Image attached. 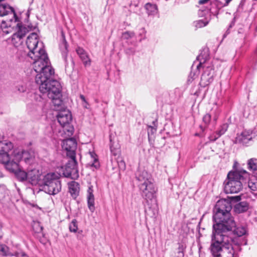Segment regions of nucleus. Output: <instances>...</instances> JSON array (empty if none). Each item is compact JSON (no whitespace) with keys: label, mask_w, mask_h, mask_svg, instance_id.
I'll use <instances>...</instances> for the list:
<instances>
[{"label":"nucleus","mask_w":257,"mask_h":257,"mask_svg":"<svg viewBox=\"0 0 257 257\" xmlns=\"http://www.w3.org/2000/svg\"><path fill=\"white\" fill-rule=\"evenodd\" d=\"M118 165L120 169L124 170L125 169V164L124 161L122 160L118 161Z\"/></svg>","instance_id":"41"},{"label":"nucleus","mask_w":257,"mask_h":257,"mask_svg":"<svg viewBox=\"0 0 257 257\" xmlns=\"http://www.w3.org/2000/svg\"><path fill=\"white\" fill-rule=\"evenodd\" d=\"M0 251L4 252L5 255L6 254L5 247H3L2 245H1V246L0 247Z\"/></svg>","instance_id":"45"},{"label":"nucleus","mask_w":257,"mask_h":257,"mask_svg":"<svg viewBox=\"0 0 257 257\" xmlns=\"http://www.w3.org/2000/svg\"><path fill=\"white\" fill-rule=\"evenodd\" d=\"M247 173L246 171H230L225 180L224 191L225 193H237L243 187V185L247 180Z\"/></svg>","instance_id":"5"},{"label":"nucleus","mask_w":257,"mask_h":257,"mask_svg":"<svg viewBox=\"0 0 257 257\" xmlns=\"http://www.w3.org/2000/svg\"><path fill=\"white\" fill-rule=\"evenodd\" d=\"M145 9L149 15H154L157 13V6L156 5L147 3L145 5Z\"/></svg>","instance_id":"28"},{"label":"nucleus","mask_w":257,"mask_h":257,"mask_svg":"<svg viewBox=\"0 0 257 257\" xmlns=\"http://www.w3.org/2000/svg\"><path fill=\"white\" fill-rule=\"evenodd\" d=\"M69 192L72 197L76 199L79 195V184L74 181L70 182L69 184Z\"/></svg>","instance_id":"20"},{"label":"nucleus","mask_w":257,"mask_h":257,"mask_svg":"<svg viewBox=\"0 0 257 257\" xmlns=\"http://www.w3.org/2000/svg\"><path fill=\"white\" fill-rule=\"evenodd\" d=\"M248 209V204L246 201L239 202L234 207V212L238 214L246 212Z\"/></svg>","instance_id":"24"},{"label":"nucleus","mask_w":257,"mask_h":257,"mask_svg":"<svg viewBox=\"0 0 257 257\" xmlns=\"http://www.w3.org/2000/svg\"><path fill=\"white\" fill-rule=\"evenodd\" d=\"M110 142H111V140H110ZM110 150L111 154L114 156H116L118 155L120 153V150H119V148L114 147L113 146V144L112 143H111L110 145Z\"/></svg>","instance_id":"34"},{"label":"nucleus","mask_w":257,"mask_h":257,"mask_svg":"<svg viewBox=\"0 0 257 257\" xmlns=\"http://www.w3.org/2000/svg\"><path fill=\"white\" fill-rule=\"evenodd\" d=\"M34 60L33 65L35 71L38 73L36 76V83L39 85V89L46 90V87L52 81L54 70L50 65V61L45 51L37 52V54L30 57Z\"/></svg>","instance_id":"1"},{"label":"nucleus","mask_w":257,"mask_h":257,"mask_svg":"<svg viewBox=\"0 0 257 257\" xmlns=\"http://www.w3.org/2000/svg\"><path fill=\"white\" fill-rule=\"evenodd\" d=\"M13 148L12 143L10 142H0V162L5 165L12 162L10 152Z\"/></svg>","instance_id":"12"},{"label":"nucleus","mask_w":257,"mask_h":257,"mask_svg":"<svg viewBox=\"0 0 257 257\" xmlns=\"http://www.w3.org/2000/svg\"><path fill=\"white\" fill-rule=\"evenodd\" d=\"M211 237L209 249L213 257H234L235 251L232 244H225L215 236L211 235Z\"/></svg>","instance_id":"6"},{"label":"nucleus","mask_w":257,"mask_h":257,"mask_svg":"<svg viewBox=\"0 0 257 257\" xmlns=\"http://www.w3.org/2000/svg\"><path fill=\"white\" fill-rule=\"evenodd\" d=\"M61 175L58 172L49 173L45 175L42 180L43 189L46 193L55 195L60 192L61 183L60 180Z\"/></svg>","instance_id":"7"},{"label":"nucleus","mask_w":257,"mask_h":257,"mask_svg":"<svg viewBox=\"0 0 257 257\" xmlns=\"http://www.w3.org/2000/svg\"><path fill=\"white\" fill-rule=\"evenodd\" d=\"M207 22L205 23L203 20H198L194 22V25L196 28H201L207 25Z\"/></svg>","instance_id":"38"},{"label":"nucleus","mask_w":257,"mask_h":257,"mask_svg":"<svg viewBox=\"0 0 257 257\" xmlns=\"http://www.w3.org/2000/svg\"><path fill=\"white\" fill-rule=\"evenodd\" d=\"M87 201L88 207L92 213L95 211V208L94 206V197L93 194V189L91 187H89L87 190Z\"/></svg>","instance_id":"21"},{"label":"nucleus","mask_w":257,"mask_h":257,"mask_svg":"<svg viewBox=\"0 0 257 257\" xmlns=\"http://www.w3.org/2000/svg\"><path fill=\"white\" fill-rule=\"evenodd\" d=\"M251 139V135L246 132H242L237 138L238 142L243 145H246Z\"/></svg>","instance_id":"25"},{"label":"nucleus","mask_w":257,"mask_h":257,"mask_svg":"<svg viewBox=\"0 0 257 257\" xmlns=\"http://www.w3.org/2000/svg\"><path fill=\"white\" fill-rule=\"evenodd\" d=\"M234 225L228 230H226L224 227H221L219 230H216L212 232L211 235L218 238L222 241L225 244L230 245V244L237 245L238 244V238L244 235L246 233V229L243 226L236 225V223L233 218Z\"/></svg>","instance_id":"4"},{"label":"nucleus","mask_w":257,"mask_h":257,"mask_svg":"<svg viewBox=\"0 0 257 257\" xmlns=\"http://www.w3.org/2000/svg\"><path fill=\"white\" fill-rule=\"evenodd\" d=\"M153 124L154 125V126L149 125L148 126V136H150V135L154 134L157 130V126H156V121H153Z\"/></svg>","instance_id":"35"},{"label":"nucleus","mask_w":257,"mask_h":257,"mask_svg":"<svg viewBox=\"0 0 257 257\" xmlns=\"http://www.w3.org/2000/svg\"><path fill=\"white\" fill-rule=\"evenodd\" d=\"M213 78L211 76L203 73L201 77L200 84L203 87H205L213 81Z\"/></svg>","instance_id":"27"},{"label":"nucleus","mask_w":257,"mask_h":257,"mask_svg":"<svg viewBox=\"0 0 257 257\" xmlns=\"http://www.w3.org/2000/svg\"><path fill=\"white\" fill-rule=\"evenodd\" d=\"M62 148L66 152V155L69 158H76V150L77 142L75 139L71 138L63 141Z\"/></svg>","instance_id":"15"},{"label":"nucleus","mask_w":257,"mask_h":257,"mask_svg":"<svg viewBox=\"0 0 257 257\" xmlns=\"http://www.w3.org/2000/svg\"><path fill=\"white\" fill-rule=\"evenodd\" d=\"M210 11L214 15L217 16L219 14V11L222 8L226 7L224 3L219 0H214L211 2Z\"/></svg>","instance_id":"23"},{"label":"nucleus","mask_w":257,"mask_h":257,"mask_svg":"<svg viewBox=\"0 0 257 257\" xmlns=\"http://www.w3.org/2000/svg\"><path fill=\"white\" fill-rule=\"evenodd\" d=\"M17 26L18 28V31L12 35V41L14 44L18 42L22 43V39L25 37L27 33L32 30V28L29 26L28 28L26 27L22 23H18Z\"/></svg>","instance_id":"16"},{"label":"nucleus","mask_w":257,"mask_h":257,"mask_svg":"<svg viewBox=\"0 0 257 257\" xmlns=\"http://www.w3.org/2000/svg\"><path fill=\"white\" fill-rule=\"evenodd\" d=\"M135 36L134 32L126 31L122 33V38L124 39L128 40L133 38Z\"/></svg>","instance_id":"37"},{"label":"nucleus","mask_w":257,"mask_h":257,"mask_svg":"<svg viewBox=\"0 0 257 257\" xmlns=\"http://www.w3.org/2000/svg\"><path fill=\"white\" fill-rule=\"evenodd\" d=\"M70 160L66 165L61 167V171L64 177L76 180L79 177L77 162L76 158H70Z\"/></svg>","instance_id":"10"},{"label":"nucleus","mask_w":257,"mask_h":257,"mask_svg":"<svg viewBox=\"0 0 257 257\" xmlns=\"http://www.w3.org/2000/svg\"><path fill=\"white\" fill-rule=\"evenodd\" d=\"M136 178L139 182L138 186L143 198L147 203L150 201L155 203L157 188L151 175L145 170L139 171Z\"/></svg>","instance_id":"3"},{"label":"nucleus","mask_w":257,"mask_h":257,"mask_svg":"<svg viewBox=\"0 0 257 257\" xmlns=\"http://www.w3.org/2000/svg\"><path fill=\"white\" fill-rule=\"evenodd\" d=\"M248 168L250 170L255 171L257 170V159H250L248 161Z\"/></svg>","instance_id":"31"},{"label":"nucleus","mask_w":257,"mask_h":257,"mask_svg":"<svg viewBox=\"0 0 257 257\" xmlns=\"http://www.w3.org/2000/svg\"><path fill=\"white\" fill-rule=\"evenodd\" d=\"M224 2V5H225V6H227L228 5V4H229V3L232 1V0H223Z\"/></svg>","instance_id":"46"},{"label":"nucleus","mask_w":257,"mask_h":257,"mask_svg":"<svg viewBox=\"0 0 257 257\" xmlns=\"http://www.w3.org/2000/svg\"><path fill=\"white\" fill-rule=\"evenodd\" d=\"M228 128V124L227 123H224L221 125L219 130L218 131V134L219 136H221L223 135Z\"/></svg>","instance_id":"36"},{"label":"nucleus","mask_w":257,"mask_h":257,"mask_svg":"<svg viewBox=\"0 0 257 257\" xmlns=\"http://www.w3.org/2000/svg\"><path fill=\"white\" fill-rule=\"evenodd\" d=\"M127 53H132V54H134V51L131 49H129L128 50H127Z\"/></svg>","instance_id":"48"},{"label":"nucleus","mask_w":257,"mask_h":257,"mask_svg":"<svg viewBox=\"0 0 257 257\" xmlns=\"http://www.w3.org/2000/svg\"><path fill=\"white\" fill-rule=\"evenodd\" d=\"M96 163H97V159L96 158H94V163L92 164V166H94L96 168L98 167V165L95 164Z\"/></svg>","instance_id":"44"},{"label":"nucleus","mask_w":257,"mask_h":257,"mask_svg":"<svg viewBox=\"0 0 257 257\" xmlns=\"http://www.w3.org/2000/svg\"><path fill=\"white\" fill-rule=\"evenodd\" d=\"M22 160L26 163L30 164L33 161V157L28 151H24L22 153Z\"/></svg>","instance_id":"29"},{"label":"nucleus","mask_w":257,"mask_h":257,"mask_svg":"<svg viewBox=\"0 0 257 257\" xmlns=\"http://www.w3.org/2000/svg\"><path fill=\"white\" fill-rule=\"evenodd\" d=\"M209 0H199L198 4L200 5H203L207 3Z\"/></svg>","instance_id":"43"},{"label":"nucleus","mask_w":257,"mask_h":257,"mask_svg":"<svg viewBox=\"0 0 257 257\" xmlns=\"http://www.w3.org/2000/svg\"><path fill=\"white\" fill-rule=\"evenodd\" d=\"M200 67H202L203 68V74H207V75L211 76L212 77H214V67L211 64H204Z\"/></svg>","instance_id":"26"},{"label":"nucleus","mask_w":257,"mask_h":257,"mask_svg":"<svg viewBox=\"0 0 257 257\" xmlns=\"http://www.w3.org/2000/svg\"><path fill=\"white\" fill-rule=\"evenodd\" d=\"M42 230H43V227H40L39 228V230L38 231V232H41L42 231Z\"/></svg>","instance_id":"49"},{"label":"nucleus","mask_w":257,"mask_h":257,"mask_svg":"<svg viewBox=\"0 0 257 257\" xmlns=\"http://www.w3.org/2000/svg\"><path fill=\"white\" fill-rule=\"evenodd\" d=\"M5 168L10 172L14 173L19 181L23 182L27 180V172L21 169L18 163L13 160L12 161V162L7 164Z\"/></svg>","instance_id":"14"},{"label":"nucleus","mask_w":257,"mask_h":257,"mask_svg":"<svg viewBox=\"0 0 257 257\" xmlns=\"http://www.w3.org/2000/svg\"><path fill=\"white\" fill-rule=\"evenodd\" d=\"M2 227H3L2 223H0V229H1V231L2 230Z\"/></svg>","instance_id":"50"},{"label":"nucleus","mask_w":257,"mask_h":257,"mask_svg":"<svg viewBox=\"0 0 257 257\" xmlns=\"http://www.w3.org/2000/svg\"><path fill=\"white\" fill-rule=\"evenodd\" d=\"M208 58V50L207 48H204L201 51L200 55L197 57V60L200 61L199 65L197 66V68L199 69L200 67L203 64H207L206 62Z\"/></svg>","instance_id":"22"},{"label":"nucleus","mask_w":257,"mask_h":257,"mask_svg":"<svg viewBox=\"0 0 257 257\" xmlns=\"http://www.w3.org/2000/svg\"><path fill=\"white\" fill-rule=\"evenodd\" d=\"M248 186L249 188L252 191L257 190V179L253 178L250 179L248 181Z\"/></svg>","instance_id":"32"},{"label":"nucleus","mask_w":257,"mask_h":257,"mask_svg":"<svg viewBox=\"0 0 257 257\" xmlns=\"http://www.w3.org/2000/svg\"><path fill=\"white\" fill-rule=\"evenodd\" d=\"M1 246V244H0V247Z\"/></svg>","instance_id":"54"},{"label":"nucleus","mask_w":257,"mask_h":257,"mask_svg":"<svg viewBox=\"0 0 257 257\" xmlns=\"http://www.w3.org/2000/svg\"><path fill=\"white\" fill-rule=\"evenodd\" d=\"M76 51L85 66H90L91 61L86 52L82 48L78 47Z\"/></svg>","instance_id":"19"},{"label":"nucleus","mask_w":257,"mask_h":257,"mask_svg":"<svg viewBox=\"0 0 257 257\" xmlns=\"http://www.w3.org/2000/svg\"><path fill=\"white\" fill-rule=\"evenodd\" d=\"M27 15H28V17H29V15L28 13H27Z\"/></svg>","instance_id":"53"},{"label":"nucleus","mask_w":257,"mask_h":257,"mask_svg":"<svg viewBox=\"0 0 257 257\" xmlns=\"http://www.w3.org/2000/svg\"><path fill=\"white\" fill-rule=\"evenodd\" d=\"M57 119L63 127V131L68 136H71L74 132L73 126L70 124L72 115L68 110L60 111L57 114Z\"/></svg>","instance_id":"9"},{"label":"nucleus","mask_w":257,"mask_h":257,"mask_svg":"<svg viewBox=\"0 0 257 257\" xmlns=\"http://www.w3.org/2000/svg\"><path fill=\"white\" fill-rule=\"evenodd\" d=\"M46 90L39 89L43 95H46L48 97L52 99L54 105L60 106L62 103L61 100V87L60 83L56 81H52L51 83L47 85Z\"/></svg>","instance_id":"8"},{"label":"nucleus","mask_w":257,"mask_h":257,"mask_svg":"<svg viewBox=\"0 0 257 257\" xmlns=\"http://www.w3.org/2000/svg\"><path fill=\"white\" fill-rule=\"evenodd\" d=\"M232 205L229 200L223 199L216 202L213 209V221L214 223L212 226V232L219 230L220 228L222 227H224L227 230L229 228H231V226L234 225L233 217L230 213Z\"/></svg>","instance_id":"2"},{"label":"nucleus","mask_w":257,"mask_h":257,"mask_svg":"<svg viewBox=\"0 0 257 257\" xmlns=\"http://www.w3.org/2000/svg\"><path fill=\"white\" fill-rule=\"evenodd\" d=\"M17 257H29L28 255L24 252H20L17 253Z\"/></svg>","instance_id":"42"},{"label":"nucleus","mask_w":257,"mask_h":257,"mask_svg":"<svg viewBox=\"0 0 257 257\" xmlns=\"http://www.w3.org/2000/svg\"><path fill=\"white\" fill-rule=\"evenodd\" d=\"M80 99H81L83 101H84V102H85L86 103H87V102H86V99H85V97H84V95H80Z\"/></svg>","instance_id":"47"},{"label":"nucleus","mask_w":257,"mask_h":257,"mask_svg":"<svg viewBox=\"0 0 257 257\" xmlns=\"http://www.w3.org/2000/svg\"><path fill=\"white\" fill-rule=\"evenodd\" d=\"M28 179L32 185H36L38 183L40 180V174L38 170L36 169H32L27 172Z\"/></svg>","instance_id":"18"},{"label":"nucleus","mask_w":257,"mask_h":257,"mask_svg":"<svg viewBox=\"0 0 257 257\" xmlns=\"http://www.w3.org/2000/svg\"><path fill=\"white\" fill-rule=\"evenodd\" d=\"M69 230L71 232H76L78 229L77 221L74 219L72 220L69 226Z\"/></svg>","instance_id":"33"},{"label":"nucleus","mask_w":257,"mask_h":257,"mask_svg":"<svg viewBox=\"0 0 257 257\" xmlns=\"http://www.w3.org/2000/svg\"><path fill=\"white\" fill-rule=\"evenodd\" d=\"M38 35L36 33H32L28 37L26 40V45L29 51L28 53L29 57L35 55L37 52L45 51L42 48L38 47Z\"/></svg>","instance_id":"13"},{"label":"nucleus","mask_w":257,"mask_h":257,"mask_svg":"<svg viewBox=\"0 0 257 257\" xmlns=\"http://www.w3.org/2000/svg\"><path fill=\"white\" fill-rule=\"evenodd\" d=\"M3 236L2 235H1L0 236V239H1L2 238Z\"/></svg>","instance_id":"52"},{"label":"nucleus","mask_w":257,"mask_h":257,"mask_svg":"<svg viewBox=\"0 0 257 257\" xmlns=\"http://www.w3.org/2000/svg\"><path fill=\"white\" fill-rule=\"evenodd\" d=\"M0 17H3L11 14L13 15V17L15 19V21H19L18 17L13 7L10 6L8 5L1 4L0 3Z\"/></svg>","instance_id":"17"},{"label":"nucleus","mask_w":257,"mask_h":257,"mask_svg":"<svg viewBox=\"0 0 257 257\" xmlns=\"http://www.w3.org/2000/svg\"><path fill=\"white\" fill-rule=\"evenodd\" d=\"M230 199L229 201H232L234 202H237L241 200V197L240 196H232L229 198Z\"/></svg>","instance_id":"40"},{"label":"nucleus","mask_w":257,"mask_h":257,"mask_svg":"<svg viewBox=\"0 0 257 257\" xmlns=\"http://www.w3.org/2000/svg\"><path fill=\"white\" fill-rule=\"evenodd\" d=\"M61 36L62 42L60 44V49L61 51L62 58L65 62V70L70 71L74 68V62L72 57L67 58L68 44L63 32L61 33Z\"/></svg>","instance_id":"11"},{"label":"nucleus","mask_w":257,"mask_h":257,"mask_svg":"<svg viewBox=\"0 0 257 257\" xmlns=\"http://www.w3.org/2000/svg\"><path fill=\"white\" fill-rule=\"evenodd\" d=\"M186 247L182 243H179V246L177 251L175 252V255L172 257H184Z\"/></svg>","instance_id":"30"},{"label":"nucleus","mask_w":257,"mask_h":257,"mask_svg":"<svg viewBox=\"0 0 257 257\" xmlns=\"http://www.w3.org/2000/svg\"><path fill=\"white\" fill-rule=\"evenodd\" d=\"M200 127L202 130V131L204 130V128H203V126L202 125L200 126Z\"/></svg>","instance_id":"51"},{"label":"nucleus","mask_w":257,"mask_h":257,"mask_svg":"<svg viewBox=\"0 0 257 257\" xmlns=\"http://www.w3.org/2000/svg\"><path fill=\"white\" fill-rule=\"evenodd\" d=\"M211 120V115L209 113L206 114L203 117V121L206 125H208Z\"/></svg>","instance_id":"39"}]
</instances>
